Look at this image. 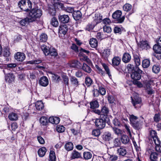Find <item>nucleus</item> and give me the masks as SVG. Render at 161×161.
Wrapping results in <instances>:
<instances>
[{
    "instance_id": "obj_1",
    "label": "nucleus",
    "mask_w": 161,
    "mask_h": 161,
    "mask_svg": "<svg viewBox=\"0 0 161 161\" xmlns=\"http://www.w3.org/2000/svg\"><path fill=\"white\" fill-rule=\"evenodd\" d=\"M18 6L22 10L28 12L31 8L32 3L30 0H21L18 3Z\"/></svg>"
},
{
    "instance_id": "obj_2",
    "label": "nucleus",
    "mask_w": 161,
    "mask_h": 161,
    "mask_svg": "<svg viewBox=\"0 0 161 161\" xmlns=\"http://www.w3.org/2000/svg\"><path fill=\"white\" fill-rule=\"evenodd\" d=\"M42 14L41 9L34 8L30 11L29 17L32 22L35 21L37 19L39 18Z\"/></svg>"
},
{
    "instance_id": "obj_3",
    "label": "nucleus",
    "mask_w": 161,
    "mask_h": 161,
    "mask_svg": "<svg viewBox=\"0 0 161 161\" xmlns=\"http://www.w3.org/2000/svg\"><path fill=\"white\" fill-rule=\"evenodd\" d=\"M150 134L153 139V141L155 144V149L156 151L161 153V146L160 145V141L158 137L157 133L154 130L150 131Z\"/></svg>"
},
{
    "instance_id": "obj_4",
    "label": "nucleus",
    "mask_w": 161,
    "mask_h": 161,
    "mask_svg": "<svg viewBox=\"0 0 161 161\" xmlns=\"http://www.w3.org/2000/svg\"><path fill=\"white\" fill-rule=\"evenodd\" d=\"M131 98L132 103L135 108H139L141 107L142 105V100L141 98L137 95H136L133 97H131Z\"/></svg>"
},
{
    "instance_id": "obj_5",
    "label": "nucleus",
    "mask_w": 161,
    "mask_h": 161,
    "mask_svg": "<svg viewBox=\"0 0 161 161\" xmlns=\"http://www.w3.org/2000/svg\"><path fill=\"white\" fill-rule=\"evenodd\" d=\"M122 13L120 10H117L114 12L113 15V18L115 19H116L117 21V22L118 23H121L123 22L125 19V17L122 16L121 17Z\"/></svg>"
},
{
    "instance_id": "obj_6",
    "label": "nucleus",
    "mask_w": 161,
    "mask_h": 161,
    "mask_svg": "<svg viewBox=\"0 0 161 161\" xmlns=\"http://www.w3.org/2000/svg\"><path fill=\"white\" fill-rule=\"evenodd\" d=\"M142 72V71L139 69H137V71H133L130 74L131 78L134 80H139L141 77L140 74Z\"/></svg>"
},
{
    "instance_id": "obj_7",
    "label": "nucleus",
    "mask_w": 161,
    "mask_h": 161,
    "mask_svg": "<svg viewBox=\"0 0 161 161\" xmlns=\"http://www.w3.org/2000/svg\"><path fill=\"white\" fill-rule=\"evenodd\" d=\"M95 124L96 126L99 129H102L106 125L105 119H97L95 121Z\"/></svg>"
},
{
    "instance_id": "obj_8",
    "label": "nucleus",
    "mask_w": 161,
    "mask_h": 161,
    "mask_svg": "<svg viewBox=\"0 0 161 161\" xmlns=\"http://www.w3.org/2000/svg\"><path fill=\"white\" fill-rule=\"evenodd\" d=\"M15 59L18 61L22 62L25 58V55L23 53L18 52L14 55Z\"/></svg>"
},
{
    "instance_id": "obj_9",
    "label": "nucleus",
    "mask_w": 161,
    "mask_h": 161,
    "mask_svg": "<svg viewBox=\"0 0 161 161\" xmlns=\"http://www.w3.org/2000/svg\"><path fill=\"white\" fill-rule=\"evenodd\" d=\"M14 79V76L12 73H8L5 75V80L9 83L13 82Z\"/></svg>"
},
{
    "instance_id": "obj_10",
    "label": "nucleus",
    "mask_w": 161,
    "mask_h": 161,
    "mask_svg": "<svg viewBox=\"0 0 161 161\" xmlns=\"http://www.w3.org/2000/svg\"><path fill=\"white\" fill-rule=\"evenodd\" d=\"M39 84L43 86H46L48 85L49 82L46 76L41 78L39 80Z\"/></svg>"
},
{
    "instance_id": "obj_11",
    "label": "nucleus",
    "mask_w": 161,
    "mask_h": 161,
    "mask_svg": "<svg viewBox=\"0 0 161 161\" xmlns=\"http://www.w3.org/2000/svg\"><path fill=\"white\" fill-rule=\"evenodd\" d=\"M58 18L59 21L64 24L68 23L69 20V18L67 15L59 16Z\"/></svg>"
},
{
    "instance_id": "obj_12",
    "label": "nucleus",
    "mask_w": 161,
    "mask_h": 161,
    "mask_svg": "<svg viewBox=\"0 0 161 161\" xmlns=\"http://www.w3.org/2000/svg\"><path fill=\"white\" fill-rule=\"evenodd\" d=\"M68 30V28L67 25H62L60 26L59 29V33L60 34L65 35Z\"/></svg>"
},
{
    "instance_id": "obj_13",
    "label": "nucleus",
    "mask_w": 161,
    "mask_h": 161,
    "mask_svg": "<svg viewBox=\"0 0 161 161\" xmlns=\"http://www.w3.org/2000/svg\"><path fill=\"white\" fill-rule=\"evenodd\" d=\"M121 60V58L119 57H114L112 60V65L114 67L118 66L120 63Z\"/></svg>"
},
{
    "instance_id": "obj_14",
    "label": "nucleus",
    "mask_w": 161,
    "mask_h": 161,
    "mask_svg": "<svg viewBox=\"0 0 161 161\" xmlns=\"http://www.w3.org/2000/svg\"><path fill=\"white\" fill-rule=\"evenodd\" d=\"M33 22L31 20L30 18L28 17H26L25 18L21 20L20 21V24L21 25L23 26H25L26 24H28L30 22Z\"/></svg>"
},
{
    "instance_id": "obj_15",
    "label": "nucleus",
    "mask_w": 161,
    "mask_h": 161,
    "mask_svg": "<svg viewBox=\"0 0 161 161\" xmlns=\"http://www.w3.org/2000/svg\"><path fill=\"white\" fill-rule=\"evenodd\" d=\"M72 15L74 19L76 20L80 19L82 16L81 13L79 11H74Z\"/></svg>"
},
{
    "instance_id": "obj_16",
    "label": "nucleus",
    "mask_w": 161,
    "mask_h": 161,
    "mask_svg": "<svg viewBox=\"0 0 161 161\" xmlns=\"http://www.w3.org/2000/svg\"><path fill=\"white\" fill-rule=\"evenodd\" d=\"M49 121L53 124H58L60 121V119L57 117H51L49 119Z\"/></svg>"
},
{
    "instance_id": "obj_17",
    "label": "nucleus",
    "mask_w": 161,
    "mask_h": 161,
    "mask_svg": "<svg viewBox=\"0 0 161 161\" xmlns=\"http://www.w3.org/2000/svg\"><path fill=\"white\" fill-rule=\"evenodd\" d=\"M140 47L142 49H147L150 48V46L147 41H143L140 42Z\"/></svg>"
},
{
    "instance_id": "obj_18",
    "label": "nucleus",
    "mask_w": 161,
    "mask_h": 161,
    "mask_svg": "<svg viewBox=\"0 0 161 161\" xmlns=\"http://www.w3.org/2000/svg\"><path fill=\"white\" fill-rule=\"evenodd\" d=\"M117 153L119 155L124 156L126 154L127 151L125 147H121L118 149Z\"/></svg>"
},
{
    "instance_id": "obj_19",
    "label": "nucleus",
    "mask_w": 161,
    "mask_h": 161,
    "mask_svg": "<svg viewBox=\"0 0 161 161\" xmlns=\"http://www.w3.org/2000/svg\"><path fill=\"white\" fill-rule=\"evenodd\" d=\"M160 70V66L158 64L154 65L152 67V71L153 73L156 74L158 73Z\"/></svg>"
},
{
    "instance_id": "obj_20",
    "label": "nucleus",
    "mask_w": 161,
    "mask_h": 161,
    "mask_svg": "<svg viewBox=\"0 0 161 161\" xmlns=\"http://www.w3.org/2000/svg\"><path fill=\"white\" fill-rule=\"evenodd\" d=\"M154 51L157 53H161V47L157 44H155L153 47Z\"/></svg>"
},
{
    "instance_id": "obj_21",
    "label": "nucleus",
    "mask_w": 161,
    "mask_h": 161,
    "mask_svg": "<svg viewBox=\"0 0 161 161\" xmlns=\"http://www.w3.org/2000/svg\"><path fill=\"white\" fill-rule=\"evenodd\" d=\"M46 151L47 149L45 147H42L38 150V153L40 157H43L45 154Z\"/></svg>"
},
{
    "instance_id": "obj_22",
    "label": "nucleus",
    "mask_w": 161,
    "mask_h": 161,
    "mask_svg": "<svg viewBox=\"0 0 161 161\" xmlns=\"http://www.w3.org/2000/svg\"><path fill=\"white\" fill-rule=\"evenodd\" d=\"M35 106L36 109L38 110L42 109L44 107L43 103L42 101H37L36 103Z\"/></svg>"
},
{
    "instance_id": "obj_23",
    "label": "nucleus",
    "mask_w": 161,
    "mask_h": 161,
    "mask_svg": "<svg viewBox=\"0 0 161 161\" xmlns=\"http://www.w3.org/2000/svg\"><path fill=\"white\" fill-rule=\"evenodd\" d=\"M41 48L45 55H48L49 54L50 49L49 48L44 45H41Z\"/></svg>"
},
{
    "instance_id": "obj_24",
    "label": "nucleus",
    "mask_w": 161,
    "mask_h": 161,
    "mask_svg": "<svg viewBox=\"0 0 161 161\" xmlns=\"http://www.w3.org/2000/svg\"><path fill=\"white\" fill-rule=\"evenodd\" d=\"M131 59V56L128 53H125L123 57L122 60L125 63H128Z\"/></svg>"
},
{
    "instance_id": "obj_25",
    "label": "nucleus",
    "mask_w": 161,
    "mask_h": 161,
    "mask_svg": "<svg viewBox=\"0 0 161 161\" xmlns=\"http://www.w3.org/2000/svg\"><path fill=\"white\" fill-rule=\"evenodd\" d=\"M8 117L10 120L13 121L16 120L18 119V116L17 114L14 113H12L10 114L8 116Z\"/></svg>"
},
{
    "instance_id": "obj_26",
    "label": "nucleus",
    "mask_w": 161,
    "mask_h": 161,
    "mask_svg": "<svg viewBox=\"0 0 161 161\" xmlns=\"http://www.w3.org/2000/svg\"><path fill=\"white\" fill-rule=\"evenodd\" d=\"M91 46L93 48H96L97 46L98 43L95 38H92L90 39L89 42Z\"/></svg>"
},
{
    "instance_id": "obj_27",
    "label": "nucleus",
    "mask_w": 161,
    "mask_h": 161,
    "mask_svg": "<svg viewBox=\"0 0 161 161\" xmlns=\"http://www.w3.org/2000/svg\"><path fill=\"white\" fill-rule=\"evenodd\" d=\"M150 64V60L148 59H144L142 62V66L143 68H148Z\"/></svg>"
},
{
    "instance_id": "obj_28",
    "label": "nucleus",
    "mask_w": 161,
    "mask_h": 161,
    "mask_svg": "<svg viewBox=\"0 0 161 161\" xmlns=\"http://www.w3.org/2000/svg\"><path fill=\"white\" fill-rule=\"evenodd\" d=\"M70 80L71 84L74 86H77L79 85V83L78 79L75 77H71Z\"/></svg>"
},
{
    "instance_id": "obj_29",
    "label": "nucleus",
    "mask_w": 161,
    "mask_h": 161,
    "mask_svg": "<svg viewBox=\"0 0 161 161\" xmlns=\"http://www.w3.org/2000/svg\"><path fill=\"white\" fill-rule=\"evenodd\" d=\"M81 157L80 153L74 150L71 154V158L73 159L78 158Z\"/></svg>"
},
{
    "instance_id": "obj_30",
    "label": "nucleus",
    "mask_w": 161,
    "mask_h": 161,
    "mask_svg": "<svg viewBox=\"0 0 161 161\" xmlns=\"http://www.w3.org/2000/svg\"><path fill=\"white\" fill-rule=\"evenodd\" d=\"M65 148L68 151L72 150L73 148V145L71 142H68L65 145Z\"/></svg>"
},
{
    "instance_id": "obj_31",
    "label": "nucleus",
    "mask_w": 161,
    "mask_h": 161,
    "mask_svg": "<svg viewBox=\"0 0 161 161\" xmlns=\"http://www.w3.org/2000/svg\"><path fill=\"white\" fill-rule=\"evenodd\" d=\"M82 69L83 70L88 73H90L92 71L91 68L85 63L83 64Z\"/></svg>"
},
{
    "instance_id": "obj_32",
    "label": "nucleus",
    "mask_w": 161,
    "mask_h": 161,
    "mask_svg": "<svg viewBox=\"0 0 161 161\" xmlns=\"http://www.w3.org/2000/svg\"><path fill=\"white\" fill-rule=\"evenodd\" d=\"M90 108L92 109H95L98 108L99 105L98 102L97 101H94L90 103Z\"/></svg>"
},
{
    "instance_id": "obj_33",
    "label": "nucleus",
    "mask_w": 161,
    "mask_h": 161,
    "mask_svg": "<svg viewBox=\"0 0 161 161\" xmlns=\"http://www.w3.org/2000/svg\"><path fill=\"white\" fill-rule=\"evenodd\" d=\"M109 110L108 108L105 106L103 107L101 110V113L103 114L105 116H107L109 113Z\"/></svg>"
},
{
    "instance_id": "obj_34",
    "label": "nucleus",
    "mask_w": 161,
    "mask_h": 161,
    "mask_svg": "<svg viewBox=\"0 0 161 161\" xmlns=\"http://www.w3.org/2000/svg\"><path fill=\"white\" fill-rule=\"evenodd\" d=\"M113 143L114 145V147H117L120 146L121 144V142L120 139L116 138L113 141Z\"/></svg>"
},
{
    "instance_id": "obj_35",
    "label": "nucleus",
    "mask_w": 161,
    "mask_h": 161,
    "mask_svg": "<svg viewBox=\"0 0 161 161\" xmlns=\"http://www.w3.org/2000/svg\"><path fill=\"white\" fill-rule=\"evenodd\" d=\"M158 154L155 152L151 153L150 156V158L152 161H156L158 159Z\"/></svg>"
},
{
    "instance_id": "obj_36",
    "label": "nucleus",
    "mask_w": 161,
    "mask_h": 161,
    "mask_svg": "<svg viewBox=\"0 0 161 161\" xmlns=\"http://www.w3.org/2000/svg\"><path fill=\"white\" fill-rule=\"evenodd\" d=\"M103 139L105 141H109L111 138V134L109 132H106L103 135Z\"/></svg>"
},
{
    "instance_id": "obj_37",
    "label": "nucleus",
    "mask_w": 161,
    "mask_h": 161,
    "mask_svg": "<svg viewBox=\"0 0 161 161\" xmlns=\"http://www.w3.org/2000/svg\"><path fill=\"white\" fill-rule=\"evenodd\" d=\"M94 20L96 23H98L101 22V20L102 19V17L100 16V14H95V17H94Z\"/></svg>"
},
{
    "instance_id": "obj_38",
    "label": "nucleus",
    "mask_w": 161,
    "mask_h": 161,
    "mask_svg": "<svg viewBox=\"0 0 161 161\" xmlns=\"http://www.w3.org/2000/svg\"><path fill=\"white\" fill-rule=\"evenodd\" d=\"M92 154L90 152H84L83 153V157L85 159L88 160L92 157Z\"/></svg>"
},
{
    "instance_id": "obj_39",
    "label": "nucleus",
    "mask_w": 161,
    "mask_h": 161,
    "mask_svg": "<svg viewBox=\"0 0 161 161\" xmlns=\"http://www.w3.org/2000/svg\"><path fill=\"white\" fill-rule=\"evenodd\" d=\"M47 39V36L44 33L42 34L40 36V40L41 42H46Z\"/></svg>"
},
{
    "instance_id": "obj_40",
    "label": "nucleus",
    "mask_w": 161,
    "mask_h": 161,
    "mask_svg": "<svg viewBox=\"0 0 161 161\" xmlns=\"http://www.w3.org/2000/svg\"><path fill=\"white\" fill-rule=\"evenodd\" d=\"M121 140L122 142L124 144H126L128 143L129 141V137L126 135H123L121 137Z\"/></svg>"
},
{
    "instance_id": "obj_41",
    "label": "nucleus",
    "mask_w": 161,
    "mask_h": 161,
    "mask_svg": "<svg viewBox=\"0 0 161 161\" xmlns=\"http://www.w3.org/2000/svg\"><path fill=\"white\" fill-rule=\"evenodd\" d=\"M123 8L124 11L128 12L131 9L132 6L129 3H126L123 6Z\"/></svg>"
},
{
    "instance_id": "obj_42",
    "label": "nucleus",
    "mask_w": 161,
    "mask_h": 161,
    "mask_svg": "<svg viewBox=\"0 0 161 161\" xmlns=\"http://www.w3.org/2000/svg\"><path fill=\"white\" fill-rule=\"evenodd\" d=\"M50 159L51 161H55L56 157L54 152L52 150L50 151L49 155Z\"/></svg>"
},
{
    "instance_id": "obj_43",
    "label": "nucleus",
    "mask_w": 161,
    "mask_h": 161,
    "mask_svg": "<svg viewBox=\"0 0 161 161\" xmlns=\"http://www.w3.org/2000/svg\"><path fill=\"white\" fill-rule=\"evenodd\" d=\"M51 23L53 26L55 27L57 26L58 25V22L57 19L55 17L52 18Z\"/></svg>"
},
{
    "instance_id": "obj_44",
    "label": "nucleus",
    "mask_w": 161,
    "mask_h": 161,
    "mask_svg": "<svg viewBox=\"0 0 161 161\" xmlns=\"http://www.w3.org/2000/svg\"><path fill=\"white\" fill-rule=\"evenodd\" d=\"M138 119V117L132 114L130 115V121L132 125L135 122H136V120Z\"/></svg>"
},
{
    "instance_id": "obj_45",
    "label": "nucleus",
    "mask_w": 161,
    "mask_h": 161,
    "mask_svg": "<svg viewBox=\"0 0 161 161\" xmlns=\"http://www.w3.org/2000/svg\"><path fill=\"white\" fill-rule=\"evenodd\" d=\"M102 66L106 71L107 74H108L109 77H110L111 75L110 73V70L108 66L105 64H103Z\"/></svg>"
},
{
    "instance_id": "obj_46",
    "label": "nucleus",
    "mask_w": 161,
    "mask_h": 161,
    "mask_svg": "<svg viewBox=\"0 0 161 161\" xmlns=\"http://www.w3.org/2000/svg\"><path fill=\"white\" fill-rule=\"evenodd\" d=\"M113 130L115 134L118 136H121L122 134L123 131L116 128H113Z\"/></svg>"
},
{
    "instance_id": "obj_47",
    "label": "nucleus",
    "mask_w": 161,
    "mask_h": 161,
    "mask_svg": "<svg viewBox=\"0 0 161 161\" xmlns=\"http://www.w3.org/2000/svg\"><path fill=\"white\" fill-rule=\"evenodd\" d=\"M65 127L63 125H58L57 126L56 130L58 132H63L65 130Z\"/></svg>"
},
{
    "instance_id": "obj_48",
    "label": "nucleus",
    "mask_w": 161,
    "mask_h": 161,
    "mask_svg": "<svg viewBox=\"0 0 161 161\" xmlns=\"http://www.w3.org/2000/svg\"><path fill=\"white\" fill-rule=\"evenodd\" d=\"M85 84L88 86H89L92 82V80L90 78L87 77L85 79Z\"/></svg>"
},
{
    "instance_id": "obj_49",
    "label": "nucleus",
    "mask_w": 161,
    "mask_h": 161,
    "mask_svg": "<svg viewBox=\"0 0 161 161\" xmlns=\"http://www.w3.org/2000/svg\"><path fill=\"white\" fill-rule=\"evenodd\" d=\"M40 123L43 125H46L47 123V118L45 117H42L40 119Z\"/></svg>"
},
{
    "instance_id": "obj_50",
    "label": "nucleus",
    "mask_w": 161,
    "mask_h": 161,
    "mask_svg": "<svg viewBox=\"0 0 161 161\" xmlns=\"http://www.w3.org/2000/svg\"><path fill=\"white\" fill-rule=\"evenodd\" d=\"M110 54V50L109 49H106L105 50L103 53L102 56L104 58H107L108 57Z\"/></svg>"
},
{
    "instance_id": "obj_51",
    "label": "nucleus",
    "mask_w": 161,
    "mask_h": 161,
    "mask_svg": "<svg viewBox=\"0 0 161 161\" xmlns=\"http://www.w3.org/2000/svg\"><path fill=\"white\" fill-rule=\"evenodd\" d=\"M49 54L51 56H53L55 57L57 55L58 53L55 49L52 48L50 49Z\"/></svg>"
},
{
    "instance_id": "obj_52",
    "label": "nucleus",
    "mask_w": 161,
    "mask_h": 161,
    "mask_svg": "<svg viewBox=\"0 0 161 161\" xmlns=\"http://www.w3.org/2000/svg\"><path fill=\"white\" fill-rule=\"evenodd\" d=\"M62 77L63 79V81L64 84L65 85H67V86H68L69 85V78L66 75H62Z\"/></svg>"
},
{
    "instance_id": "obj_53",
    "label": "nucleus",
    "mask_w": 161,
    "mask_h": 161,
    "mask_svg": "<svg viewBox=\"0 0 161 161\" xmlns=\"http://www.w3.org/2000/svg\"><path fill=\"white\" fill-rule=\"evenodd\" d=\"M100 134V131L98 129L94 130L92 132V135L96 137L99 136Z\"/></svg>"
},
{
    "instance_id": "obj_54",
    "label": "nucleus",
    "mask_w": 161,
    "mask_h": 161,
    "mask_svg": "<svg viewBox=\"0 0 161 161\" xmlns=\"http://www.w3.org/2000/svg\"><path fill=\"white\" fill-rule=\"evenodd\" d=\"M3 55L5 57H8L10 54L9 49L8 47L5 48L4 49L3 53Z\"/></svg>"
},
{
    "instance_id": "obj_55",
    "label": "nucleus",
    "mask_w": 161,
    "mask_h": 161,
    "mask_svg": "<svg viewBox=\"0 0 161 161\" xmlns=\"http://www.w3.org/2000/svg\"><path fill=\"white\" fill-rule=\"evenodd\" d=\"M132 126L135 129L139 130L141 128L142 125L140 123L137 121L133 124Z\"/></svg>"
},
{
    "instance_id": "obj_56",
    "label": "nucleus",
    "mask_w": 161,
    "mask_h": 161,
    "mask_svg": "<svg viewBox=\"0 0 161 161\" xmlns=\"http://www.w3.org/2000/svg\"><path fill=\"white\" fill-rule=\"evenodd\" d=\"M42 61L40 60H35L28 61L27 64H38L40 63Z\"/></svg>"
},
{
    "instance_id": "obj_57",
    "label": "nucleus",
    "mask_w": 161,
    "mask_h": 161,
    "mask_svg": "<svg viewBox=\"0 0 161 161\" xmlns=\"http://www.w3.org/2000/svg\"><path fill=\"white\" fill-rule=\"evenodd\" d=\"M134 60L136 66H138L140 65V60L138 57L137 56L135 57Z\"/></svg>"
},
{
    "instance_id": "obj_58",
    "label": "nucleus",
    "mask_w": 161,
    "mask_h": 161,
    "mask_svg": "<svg viewBox=\"0 0 161 161\" xmlns=\"http://www.w3.org/2000/svg\"><path fill=\"white\" fill-rule=\"evenodd\" d=\"M111 29L110 27L105 26L103 27V31L107 33H110L111 31Z\"/></svg>"
},
{
    "instance_id": "obj_59",
    "label": "nucleus",
    "mask_w": 161,
    "mask_h": 161,
    "mask_svg": "<svg viewBox=\"0 0 161 161\" xmlns=\"http://www.w3.org/2000/svg\"><path fill=\"white\" fill-rule=\"evenodd\" d=\"M16 64L15 63H10L7 65V68L10 69L15 68L16 66Z\"/></svg>"
},
{
    "instance_id": "obj_60",
    "label": "nucleus",
    "mask_w": 161,
    "mask_h": 161,
    "mask_svg": "<svg viewBox=\"0 0 161 161\" xmlns=\"http://www.w3.org/2000/svg\"><path fill=\"white\" fill-rule=\"evenodd\" d=\"M52 77L56 82H58L61 80L60 77L57 75L54 74L53 75Z\"/></svg>"
},
{
    "instance_id": "obj_61",
    "label": "nucleus",
    "mask_w": 161,
    "mask_h": 161,
    "mask_svg": "<svg viewBox=\"0 0 161 161\" xmlns=\"http://www.w3.org/2000/svg\"><path fill=\"white\" fill-rule=\"evenodd\" d=\"M64 10L69 13H72L74 12V8L73 7H66Z\"/></svg>"
},
{
    "instance_id": "obj_62",
    "label": "nucleus",
    "mask_w": 161,
    "mask_h": 161,
    "mask_svg": "<svg viewBox=\"0 0 161 161\" xmlns=\"http://www.w3.org/2000/svg\"><path fill=\"white\" fill-rule=\"evenodd\" d=\"M79 63V62L77 61H73L70 64V66L72 68L76 67Z\"/></svg>"
},
{
    "instance_id": "obj_63",
    "label": "nucleus",
    "mask_w": 161,
    "mask_h": 161,
    "mask_svg": "<svg viewBox=\"0 0 161 161\" xmlns=\"http://www.w3.org/2000/svg\"><path fill=\"white\" fill-rule=\"evenodd\" d=\"M99 91L100 94L102 95H105L106 92L105 88L102 87H100L99 88Z\"/></svg>"
},
{
    "instance_id": "obj_64",
    "label": "nucleus",
    "mask_w": 161,
    "mask_h": 161,
    "mask_svg": "<svg viewBox=\"0 0 161 161\" xmlns=\"http://www.w3.org/2000/svg\"><path fill=\"white\" fill-rule=\"evenodd\" d=\"M144 87L147 90L149 89L150 88V84L148 80H146L144 81Z\"/></svg>"
}]
</instances>
